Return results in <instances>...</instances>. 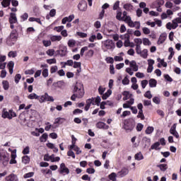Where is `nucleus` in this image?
<instances>
[{
  "instance_id": "63",
  "label": "nucleus",
  "mask_w": 181,
  "mask_h": 181,
  "mask_svg": "<svg viewBox=\"0 0 181 181\" xmlns=\"http://www.w3.org/2000/svg\"><path fill=\"white\" fill-rule=\"evenodd\" d=\"M115 62H122L124 60V58L121 55H117L114 57Z\"/></svg>"
},
{
  "instance_id": "45",
  "label": "nucleus",
  "mask_w": 181,
  "mask_h": 181,
  "mask_svg": "<svg viewBox=\"0 0 181 181\" xmlns=\"http://www.w3.org/2000/svg\"><path fill=\"white\" fill-rule=\"evenodd\" d=\"M143 45L144 46H151V45H152V43L151 42L149 39H148V38H143Z\"/></svg>"
},
{
  "instance_id": "38",
  "label": "nucleus",
  "mask_w": 181,
  "mask_h": 181,
  "mask_svg": "<svg viewBox=\"0 0 181 181\" xmlns=\"http://www.w3.org/2000/svg\"><path fill=\"white\" fill-rule=\"evenodd\" d=\"M1 5L4 8H8L11 5V0H3Z\"/></svg>"
},
{
  "instance_id": "35",
  "label": "nucleus",
  "mask_w": 181,
  "mask_h": 181,
  "mask_svg": "<svg viewBox=\"0 0 181 181\" xmlns=\"http://www.w3.org/2000/svg\"><path fill=\"white\" fill-rule=\"evenodd\" d=\"M160 146V143H159V141H157L151 145V149H155L156 151H158L159 149H160L159 148Z\"/></svg>"
},
{
  "instance_id": "5",
  "label": "nucleus",
  "mask_w": 181,
  "mask_h": 181,
  "mask_svg": "<svg viewBox=\"0 0 181 181\" xmlns=\"http://www.w3.org/2000/svg\"><path fill=\"white\" fill-rule=\"evenodd\" d=\"M129 66L126 69V73H128L129 76H134V71H138L139 66L136 64V62L132 61L129 62Z\"/></svg>"
},
{
  "instance_id": "56",
  "label": "nucleus",
  "mask_w": 181,
  "mask_h": 181,
  "mask_svg": "<svg viewBox=\"0 0 181 181\" xmlns=\"http://www.w3.org/2000/svg\"><path fill=\"white\" fill-rule=\"evenodd\" d=\"M68 46H69V47H74V46H76V40H69L68 41Z\"/></svg>"
},
{
  "instance_id": "46",
  "label": "nucleus",
  "mask_w": 181,
  "mask_h": 181,
  "mask_svg": "<svg viewBox=\"0 0 181 181\" xmlns=\"http://www.w3.org/2000/svg\"><path fill=\"white\" fill-rule=\"evenodd\" d=\"M153 131H154L153 127H148L146 129V134L147 135H151V134H152V132H153Z\"/></svg>"
},
{
  "instance_id": "40",
  "label": "nucleus",
  "mask_w": 181,
  "mask_h": 181,
  "mask_svg": "<svg viewBox=\"0 0 181 181\" xmlns=\"http://www.w3.org/2000/svg\"><path fill=\"white\" fill-rule=\"evenodd\" d=\"M41 73L45 78L49 77V69L47 68L44 69Z\"/></svg>"
},
{
  "instance_id": "17",
  "label": "nucleus",
  "mask_w": 181,
  "mask_h": 181,
  "mask_svg": "<svg viewBox=\"0 0 181 181\" xmlns=\"http://www.w3.org/2000/svg\"><path fill=\"white\" fill-rule=\"evenodd\" d=\"M6 181H18L19 179H18V175L15 174H11L8 176H6L5 178Z\"/></svg>"
},
{
  "instance_id": "32",
  "label": "nucleus",
  "mask_w": 181,
  "mask_h": 181,
  "mask_svg": "<svg viewBox=\"0 0 181 181\" xmlns=\"http://www.w3.org/2000/svg\"><path fill=\"white\" fill-rule=\"evenodd\" d=\"M111 94H112V90L110 89L107 90V92L102 95L103 100H107V98H108Z\"/></svg>"
},
{
  "instance_id": "50",
  "label": "nucleus",
  "mask_w": 181,
  "mask_h": 181,
  "mask_svg": "<svg viewBox=\"0 0 181 181\" xmlns=\"http://www.w3.org/2000/svg\"><path fill=\"white\" fill-rule=\"evenodd\" d=\"M8 57L15 58L18 56V52L16 51H10L8 54Z\"/></svg>"
},
{
  "instance_id": "47",
  "label": "nucleus",
  "mask_w": 181,
  "mask_h": 181,
  "mask_svg": "<svg viewBox=\"0 0 181 181\" xmlns=\"http://www.w3.org/2000/svg\"><path fill=\"white\" fill-rule=\"evenodd\" d=\"M2 84L4 90H9V82L7 81H3Z\"/></svg>"
},
{
  "instance_id": "43",
  "label": "nucleus",
  "mask_w": 181,
  "mask_h": 181,
  "mask_svg": "<svg viewBox=\"0 0 181 181\" xmlns=\"http://www.w3.org/2000/svg\"><path fill=\"white\" fill-rule=\"evenodd\" d=\"M29 100H37L39 99V95L36 93H31L28 95Z\"/></svg>"
},
{
  "instance_id": "25",
  "label": "nucleus",
  "mask_w": 181,
  "mask_h": 181,
  "mask_svg": "<svg viewBox=\"0 0 181 181\" xmlns=\"http://www.w3.org/2000/svg\"><path fill=\"white\" fill-rule=\"evenodd\" d=\"M49 39L52 42H60V40H62V36H60V35H49Z\"/></svg>"
},
{
  "instance_id": "19",
  "label": "nucleus",
  "mask_w": 181,
  "mask_h": 181,
  "mask_svg": "<svg viewBox=\"0 0 181 181\" xmlns=\"http://www.w3.org/2000/svg\"><path fill=\"white\" fill-rule=\"evenodd\" d=\"M96 127L99 129H108L110 128V126L107 125L105 123L103 122H99L96 124Z\"/></svg>"
},
{
  "instance_id": "39",
  "label": "nucleus",
  "mask_w": 181,
  "mask_h": 181,
  "mask_svg": "<svg viewBox=\"0 0 181 181\" xmlns=\"http://www.w3.org/2000/svg\"><path fill=\"white\" fill-rule=\"evenodd\" d=\"M134 158L136 160H142V159H144V155H142V153L139 152L134 156Z\"/></svg>"
},
{
  "instance_id": "10",
  "label": "nucleus",
  "mask_w": 181,
  "mask_h": 181,
  "mask_svg": "<svg viewBox=\"0 0 181 181\" xmlns=\"http://www.w3.org/2000/svg\"><path fill=\"white\" fill-rule=\"evenodd\" d=\"M122 21L125 22L126 23H133L131 16H129L128 13L125 11H123V20Z\"/></svg>"
},
{
  "instance_id": "28",
  "label": "nucleus",
  "mask_w": 181,
  "mask_h": 181,
  "mask_svg": "<svg viewBox=\"0 0 181 181\" xmlns=\"http://www.w3.org/2000/svg\"><path fill=\"white\" fill-rule=\"evenodd\" d=\"M9 21L10 23H16V22H18V20L16 18V14L11 13Z\"/></svg>"
},
{
  "instance_id": "4",
  "label": "nucleus",
  "mask_w": 181,
  "mask_h": 181,
  "mask_svg": "<svg viewBox=\"0 0 181 181\" xmlns=\"http://www.w3.org/2000/svg\"><path fill=\"white\" fill-rule=\"evenodd\" d=\"M2 118H7L8 119H12L16 117V112L13 111V110H9L6 108H4L1 112Z\"/></svg>"
},
{
  "instance_id": "23",
  "label": "nucleus",
  "mask_w": 181,
  "mask_h": 181,
  "mask_svg": "<svg viewBox=\"0 0 181 181\" xmlns=\"http://www.w3.org/2000/svg\"><path fill=\"white\" fill-rule=\"evenodd\" d=\"M116 19L117 21H123L124 19V12H121L119 10H117L116 11Z\"/></svg>"
},
{
  "instance_id": "6",
  "label": "nucleus",
  "mask_w": 181,
  "mask_h": 181,
  "mask_svg": "<svg viewBox=\"0 0 181 181\" xmlns=\"http://www.w3.org/2000/svg\"><path fill=\"white\" fill-rule=\"evenodd\" d=\"M102 47L104 52L112 50V49H114V42L111 40H107L103 42Z\"/></svg>"
},
{
  "instance_id": "30",
  "label": "nucleus",
  "mask_w": 181,
  "mask_h": 181,
  "mask_svg": "<svg viewBox=\"0 0 181 181\" xmlns=\"http://www.w3.org/2000/svg\"><path fill=\"white\" fill-rule=\"evenodd\" d=\"M178 24L177 23H167L166 28L169 30H172V29H176L177 28Z\"/></svg>"
},
{
  "instance_id": "12",
  "label": "nucleus",
  "mask_w": 181,
  "mask_h": 181,
  "mask_svg": "<svg viewBox=\"0 0 181 181\" xmlns=\"http://www.w3.org/2000/svg\"><path fill=\"white\" fill-rule=\"evenodd\" d=\"M148 68L147 73H152L153 71V65L155 64V60L153 59H148Z\"/></svg>"
},
{
  "instance_id": "53",
  "label": "nucleus",
  "mask_w": 181,
  "mask_h": 181,
  "mask_svg": "<svg viewBox=\"0 0 181 181\" xmlns=\"http://www.w3.org/2000/svg\"><path fill=\"white\" fill-rule=\"evenodd\" d=\"M105 62L109 64H114V58L111 57H107L105 59Z\"/></svg>"
},
{
  "instance_id": "62",
  "label": "nucleus",
  "mask_w": 181,
  "mask_h": 181,
  "mask_svg": "<svg viewBox=\"0 0 181 181\" xmlns=\"http://www.w3.org/2000/svg\"><path fill=\"white\" fill-rule=\"evenodd\" d=\"M58 68L57 66H52L50 68V73L51 74H54V73H56V71H57Z\"/></svg>"
},
{
  "instance_id": "54",
  "label": "nucleus",
  "mask_w": 181,
  "mask_h": 181,
  "mask_svg": "<svg viewBox=\"0 0 181 181\" xmlns=\"http://www.w3.org/2000/svg\"><path fill=\"white\" fill-rule=\"evenodd\" d=\"M122 83L124 86H128L129 84V79L128 78V76H126L124 79L122 81Z\"/></svg>"
},
{
  "instance_id": "37",
  "label": "nucleus",
  "mask_w": 181,
  "mask_h": 181,
  "mask_svg": "<svg viewBox=\"0 0 181 181\" xmlns=\"http://www.w3.org/2000/svg\"><path fill=\"white\" fill-rule=\"evenodd\" d=\"M117 176H118V174L115 173H112L110 175H109L108 177L110 180L117 181Z\"/></svg>"
},
{
  "instance_id": "21",
  "label": "nucleus",
  "mask_w": 181,
  "mask_h": 181,
  "mask_svg": "<svg viewBox=\"0 0 181 181\" xmlns=\"http://www.w3.org/2000/svg\"><path fill=\"white\" fill-rule=\"evenodd\" d=\"M166 33H162L158 40V45H162V43H165V40H166Z\"/></svg>"
},
{
  "instance_id": "13",
  "label": "nucleus",
  "mask_w": 181,
  "mask_h": 181,
  "mask_svg": "<svg viewBox=\"0 0 181 181\" xmlns=\"http://www.w3.org/2000/svg\"><path fill=\"white\" fill-rule=\"evenodd\" d=\"M91 104H92V105H95V103H94L93 98L88 99L86 100V105L84 108L85 111H88V110H90V107H91Z\"/></svg>"
},
{
  "instance_id": "8",
  "label": "nucleus",
  "mask_w": 181,
  "mask_h": 181,
  "mask_svg": "<svg viewBox=\"0 0 181 181\" xmlns=\"http://www.w3.org/2000/svg\"><path fill=\"white\" fill-rule=\"evenodd\" d=\"M176 127H177V124L175 123L174 124H173L170 129V134H171V135H173V136L177 138V139H179L180 136L177 131H176Z\"/></svg>"
},
{
  "instance_id": "51",
  "label": "nucleus",
  "mask_w": 181,
  "mask_h": 181,
  "mask_svg": "<svg viewBox=\"0 0 181 181\" xmlns=\"http://www.w3.org/2000/svg\"><path fill=\"white\" fill-rule=\"evenodd\" d=\"M159 169L162 170V172H165L168 169V165L167 164H160L158 165Z\"/></svg>"
},
{
  "instance_id": "34",
  "label": "nucleus",
  "mask_w": 181,
  "mask_h": 181,
  "mask_svg": "<svg viewBox=\"0 0 181 181\" xmlns=\"http://www.w3.org/2000/svg\"><path fill=\"white\" fill-rule=\"evenodd\" d=\"M123 8L125 11H132L134 9V6L131 4H124Z\"/></svg>"
},
{
  "instance_id": "16",
  "label": "nucleus",
  "mask_w": 181,
  "mask_h": 181,
  "mask_svg": "<svg viewBox=\"0 0 181 181\" xmlns=\"http://www.w3.org/2000/svg\"><path fill=\"white\" fill-rule=\"evenodd\" d=\"M3 162V165L6 166L8 165V162H9V155L8 153H4L1 156V159H0Z\"/></svg>"
},
{
  "instance_id": "18",
  "label": "nucleus",
  "mask_w": 181,
  "mask_h": 181,
  "mask_svg": "<svg viewBox=\"0 0 181 181\" xmlns=\"http://www.w3.org/2000/svg\"><path fill=\"white\" fill-rule=\"evenodd\" d=\"M134 42L136 45V50L139 51V49H141V45H142L143 40L141 38H135L134 40Z\"/></svg>"
},
{
  "instance_id": "2",
  "label": "nucleus",
  "mask_w": 181,
  "mask_h": 181,
  "mask_svg": "<svg viewBox=\"0 0 181 181\" xmlns=\"http://www.w3.org/2000/svg\"><path fill=\"white\" fill-rule=\"evenodd\" d=\"M73 93L77 94V98H83L84 97V88L80 82H76L74 86Z\"/></svg>"
},
{
  "instance_id": "52",
  "label": "nucleus",
  "mask_w": 181,
  "mask_h": 181,
  "mask_svg": "<svg viewBox=\"0 0 181 181\" xmlns=\"http://www.w3.org/2000/svg\"><path fill=\"white\" fill-rule=\"evenodd\" d=\"M100 103H101V98L100 96H97L95 98H94V103L95 105H98V107H100Z\"/></svg>"
},
{
  "instance_id": "42",
  "label": "nucleus",
  "mask_w": 181,
  "mask_h": 181,
  "mask_svg": "<svg viewBox=\"0 0 181 181\" xmlns=\"http://www.w3.org/2000/svg\"><path fill=\"white\" fill-rule=\"evenodd\" d=\"M23 163H25V165L29 163L30 162V158H29L28 156H24L22 158Z\"/></svg>"
},
{
  "instance_id": "3",
  "label": "nucleus",
  "mask_w": 181,
  "mask_h": 181,
  "mask_svg": "<svg viewBox=\"0 0 181 181\" xmlns=\"http://www.w3.org/2000/svg\"><path fill=\"white\" fill-rule=\"evenodd\" d=\"M135 127V122L134 120L128 119L124 121L123 129L126 132H131Z\"/></svg>"
},
{
  "instance_id": "1",
  "label": "nucleus",
  "mask_w": 181,
  "mask_h": 181,
  "mask_svg": "<svg viewBox=\"0 0 181 181\" xmlns=\"http://www.w3.org/2000/svg\"><path fill=\"white\" fill-rule=\"evenodd\" d=\"M18 37H19V34H18V31L13 30L10 33L9 36L7 37L6 40V43L7 46H14L16 42L18 41Z\"/></svg>"
},
{
  "instance_id": "58",
  "label": "nucleus",
  "mask_w": 181,
  "mask_h": 181,
  "mask_svg": "<svg viewBox=\"0 0 181 181\" xmlns=\"http://www.w3.org/2000/svg\"><path fill=\"white\" fill-rule=\"evenodd\" d=\"M118 9H119V1H117L113 4V11H118Z\"/></svg>"
},
{
  "instance_id": "27",
  "label": "nucleus",
  "mask_w": 181,
  "mask_h": 181,
  "mask_svg": "<svg viewBox=\"0 0 181 181\" xmlns=\"http://www.w3.org/2000/svg\"><path fill=\"white\" fill-rule=\"evenodd\" d=\"M77 141V139L74 137V135L71 136V145L69 146V149H73L76 146V142Z\"/></svg>"
},
{
  "instance_id": "48",
  "label": "nucleus",
  "mask_w": 181,
  "mask_h": 181,
  "mask_svg": "<svg viewBox=\"0 0 181 181\" xmlns=\"http://www.w3.org/2000/svg\"><path fill=\"white\" fill-rule=\"evenodd\" d=\"M74 63V62H73V60L69 59L66 62H61V64H65V66H73Z\"/></svg>"
},
{
  "instance_id": "11",
  "label": "nucleus",
  "mask_w": 181,
  "mask_h": 181,
  "mask_svg": "<svg viewBox=\"0 0 181 181\" xmlns=\"http://www.w3.org/2000/svg\"><path fill=\"white\" fill-rule=\"evenodd\" d=\"M129 173V170L127 168H123L120 171L117 173L118 177H124V176H127Z\"/></svg>"
},
{
  "instance_id": "31",
  "label": "nucleus",
  "mask_w": 181,
  "mask_h": 181,
  "mask_svg": "<svg viewBox=\"0 0 181 181\" xmlns=\"http://www.w3.org/2000/svg\"><path fill=\"white\" fill-rule=\"evenodd\" d=\"M54 158V155H51L49 156V154H45L44 156V160H45L46 162H49V160H51V162H53V159Z\"/></svg>"
},
{
  "instance_id": "60",
  "label": "nucleus",
  "mask_w": 181,
  "mask_h": 181,
  "mask_svg": "<svg viewBox=\"0 0 181 181\" xmlns=\"http://www.w3.org/2000/svg\"><path fill=\"white\" fill-rule=\"evenodd\" d=\"M29 22H36L37 23H40V18L30 17L29 18Z\"/></svg>"
},
{
  "instance_id": "33",
  "label": "nucleus",
  "mask_w": 181,
  "mask_h": 181,
  "mask_svg": "<svg viewBox=\"0 0 181 181\" xmlns=\"http://www.w3.org/2000/svg\"><path fill=\"white\" fill-rule=\"evenodd\" d=\"M157 81L156 80H155L154 78H151L148 81V84H149V86L151 88H153L155 87H156V84H157Z\"/></svg>"
},
{
  "instance_id": "61",
  "label": "nucleus",
  "mask_w": 181,
  "mask_h": 181,
  "mask_svg": "<svg viewBox=\"0 0 181 181\" xmlns=\"http://www.w3.org/2000/svg\"><path fill=\"white\" fill-rule=\"evenodd\" d=\"M144 97L146 98H148V100H151L152 98V93H151V90H148L144 93Z\"/></svg>"
},
{
  "instance_id": "55",
  "label": "nucleus",
  "mask_w": 181,
  "mask_h": 181,
  "mask_svg": "<svg viewBox=\"0 0 181 181\" xmlns=\"http://www.w3.org/2000/svg\"><path fill=\"white\" fill-rule=\"evenodd\" d=\"M45 124V131H49V129H51L52 131V124H50V122H46Z\"/></svg>"
},
{
  "instance_id": "41",
  "label": "nucleus",
  "mask_w": 181,
  "mask_h": 181,
  "mask_svg": "<svg viewBox=\"0 0 181 181\" xmlns=\"http://www.w3.org/2000/svg\"><path fill=\"white\" fill-rule=\"evenodd\" d=\"M45 101L53 103V101H54V98H53V96L49 95L47 93H45Z\"/></svg>"
},
{
  "instance_id": "57",
  "label": "nucleus",
  "mask_w": 181,
  "mask_h": 181,
  "mask_svg": "<svg viewBox=\"0 0 181 181\" xmlns=\"http://www.w3.org/2000/svg\"><path fill=\"white\" fill-rule=\"evenodd\" d=\"M72 66H73L74 69H81V62H74V64Z\"/></svg>"
},
{
  "instance_id": "29",
  "label": "nucleus",
  "mask_w": 181,
  "mask_h": 181,
  "mask_svg": "<svg viewBox=\"0 0 181 181\" xmlns=\"http://www.w3.org/2000/svg\"><path fill=\"white\" fill-rule=\"evenodd\" d=\"M125 40H124V47H129L130 45H131V42L129 41V35L126 34L125 35Z\"/></svg>"
},
{
  "instance_id": "64",
  "label": "nucleus",
  "mask_w": 181,
  "mask_h": 181,
  "mask_svg": "<svg viewBox=\"0 0 181 181\" xmlns=\"http://www.w3.org/2000/svg\"><path fill=\"white\" fill-rule=\"evenodd\" d=\"M47 63L48 64H56L57 60L54 58L50 59H47Z\"/></svg>"
},
{
  "instance_id": "7",
  "label": "nucleus",
  "mask_w": 181,
  "mask_h": 181,
  "mask_svg": "<svg viewBox=\"0 0 181 181\" xmlns=\"http://www.w3.org/2000/svg\"><path fill=\"white\" fill-rule=\"evenodd\" d=\"M59 173L60 175L66 176V175H69L70 173V170L69 168L66 167V164H64V163H62L59 168Z\"/></svg>"
},
{
  "instance_id": "22",
  "label": "nucleus",
  "mask_w": 181,
  "mask_h": 181,
  "mask_svg": "<svg viewBox=\"0 0 181 181\" xmlns=\"http://www.w3.org/2000/svg\"><path fill=\"white\" fill-rule=\"evenodd\" d=\"M122 95H124L123 97L124 101H127V100H129L132 98V94H131L129 91H124L122 93Z\"/></svg>"
},
{
  "instance_id": "9",
  "label": "nucleus",
  "mask_w": 181,
  "mask_h": 181,
  "mask_svg": "<svg viewBox=\"0 0 181 181\" xmlns=\"http://www.w3.org/2000/svg\"><path fill=\"white\" fill-rule=\"evenodd\" d=\"M136 54H139V56H141V57H142L143 59H146L148 57V49H141V48L136 50Z\"/></svg>"
},
{
  "instance_id": "36",
  "label": "nucleus",
  "mask_w": 181,
  "mask_h": 181,
  "mask_svg": "<svg viewBox=\"0 0 181 181\" xmlns=\"http://www.w3.org/2000/svg\"><path fill=\"white\" fill-rule=\"evenodd\" d=\"M59 54L62 57H64L67 54V48L64 47L59 50Z\"/></svg>"
},
{
  "instance_id": "49",
  "label": "nucleus",
  "mask_w": 181,
  "mask_h": 181,
  "mask_svg": "<svg viewBox=\"0 0 181 181\" xmlns=\"http://www.w3.org/2000/svg\"><path fill=\"white\" fill-rule=\"evenodd\" d=\"M157 62H158L163 67H168V63L165 62V59H160V58H158Z\"/></svg>"
},
{
  "instance_id": "20",
  "label": "nucleus",
  "mask_w": 181,
  "mask_h": 181,
  "mask_svg": "<svg viewBox=\"0 0 181 181\" xmlns=\"http://www.w3.org/2000/svg\"><path fill=\"white\" fill-rule=\"evenodd\" d=\"M11 159L10 160V165H14L16 163V149H14V151L12 152V154H11Z\"/></svg>"
},
{
  "instance_id": "15",
  "label": "nucleus",
  "mask_w": 181,
  "mask_h": 181,
  "mask_svg": "<svg viewBox=\"0 0 181 181\" xmlns=\"http://www.w3.org/2000/svg\"><path fill=\"white\" fill-rule=\"evenodd\" d=\"M73 20H74V14H71L67 17L62 19V23H70Z\"/></svg>"
},
{
  "instance_id": "14",
  "label": "nucleus",
  "mask_w": 181,
  "mask_h": 181,
  "mask_svg": "<svg viewBox=\"0 0 181 181\" xmlns=\"http://www.w3.org/2000/svg\"><path fill=\"white\" fill-rule=\"evenodd\" d=\"M78 8L79 11H81L82 12L87 11V2L84 1H81L78 5Z\"/></svg>"
},
{
  "instance_id": "24",
  "label": "nucleus",
  "mask_w": 181,
  "mask_h": 181,
  "mask_svg": "<svg viewBox=\"0 0 181 181\" xmlns=\"http://www.w3.org/2000/svg\"><path fill=\"white\" fill-rule=\"evenodd\" d=\"M15 66V63L11 61L8 63L7 67L9 70L10 74H13V66Z\"/></svg>"
},
{
  "instance_id": "59",
  "label": "nucleus",
  "mask_w": 181,
  "mask_h": 181,
  "mask_svg": "<svg viewBox=\"0 0 181 181\" xmlns=\"http://www.w3.org/2000/svg\"><path fill=\"white\" fill-rule=\"evenodd\" d=\"M29 152H30V148H29V146H26L25 148H24V149L23 150L22 153L23 155H29Z\"/></svg>"
},
{
  "instance_id": "44",
  "label": "nucleus",
  "mask_w": 181,
  "mask_h": 181,
  "mask_svg": "<svg viewBox=\"0 0 181 181\" xmlns=\"http://www.w3.org/2000/svg\"><path fill=\"white\" fill-rule=\"evenodd\" d=\"M48 135L47 133H44L41 137L40 138V142H46L47 139Z\"/></svg>"
},
{
  "instance_id": "26",
  "label": "nucleus",
  "mask_w": 181,
  "mask_h": 181,
  "mask_svg": "<svg viewBox=\"0 0 181 181\" xmlns=\"http://www.w3.org/2000/svg\"><path fill=\"white\" fill-rule=\"evenodd\" d=\"M165 4L164 0H156L153 3L154 8L162 6Z\"/></svg>"
}]
</instances>
